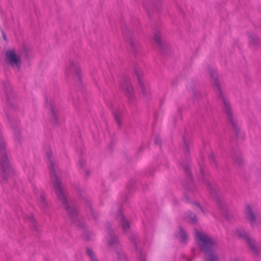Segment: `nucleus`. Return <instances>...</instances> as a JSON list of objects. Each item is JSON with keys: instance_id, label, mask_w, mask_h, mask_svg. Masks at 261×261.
I'll use <instances>...</instances> for the list:
<instances>
[{"instance_id": "nucleus-1", "label": "nucleus", "mask_w": 261, "mask_h": 261, "mask_svg": "<svg viewBox=\"0 0 261 261\" xmlns=\"http://www.w3.org/2000/svg\"><path fill=\"white\" fill-rule=\"evenodd\" d=\"M195 240L201 251L205 254V261H218L213 250L216 243L213 239L206 234L196 231L195 234Z\"/></svg>"}, {"instance_id": "nucleus-2", "label": "nucleus", "mask_w": 261, "mask_h": 261, "mask_svg": "<svg viewBox=\"0 0 261 261\" xmlns=\"http://www.w3.org/2000/svg\"><path fill=\"white\" fill-rule=\"evenodd\" d=\"M6 62L17 71L20 70L21 65L20 57L14 49H9L6 51Z\"/></svg>"}, {"instance_id": "nucleus-3", "label": "nucleus", "mask_w": 261, "mask_h": 261, "mask_svg": "<svg viewBox=\"0 0 261 261\" xmlns=\"http://www.w3.org/2000/svg\"><path fill=\"white\" fill-rule=\"evenodd\" d=\"M51 180L53 182L54 187L58 198L62 202L66 209L69 211L67 204V201L61 186L60 180L57 177L56 175L54 173L51 174Z\"/></svg>"}, {"instance_id": "nucleus-4", "label": "nucleus", "mask_w": 261, "mask_h": 261, "mask_svg": "<svg viewBox=\"0 0 261 261\" xmlns=\"http://www.w3.org/2000/svg\"><path fill=\"white\" fill-rule=\"evenodd\" d=\"M66 73L68 76L79 78L81 73L80 65L73 61L70 62L66 67Z\"/></svg>"}, {"instance_id": "nucleus-5", "label": "nucleus", "mask_w": 261, "mask_h": 261, "mask_svg": "<svg viewBox=\"0 0 261 261\" xmlns=\"http://www.w3.org/2000/svg\"><path fill=\"white\" fill-rule=\"evenodd\" d=\"M242 237L244 238L247 244L249 245L251 250L254 254H257L261 251V248L256 245L254 240L247 234H244Z\"/></svg>"}, {"instance_id": "nucleus-6", "label": "nucleus", "mask_w": 261, "mask_h": 261, "mask_svg": "<svg viewBox=\"0 0 261 261\" xmlns=\"http://www.w3.org/2000/svg\"><path fill=\"white\" fill-rule=\"evenodd\" d=\"M1 166L5 174L10 175L13 173L12 169L7 157H4L1 161Z\"/></svg>"}, {"instance_id": "nucleus-7", "label": "nucleus", "mask_w": 261, "mask_h": 261, "mask_svg": "<svg viewBox=\"0 0 261 261\" xmlns=\"http://www.w3.org/2000/svg\"><path fill=\"white\" fill-rule=\"evenodd\" d=\"M224 109L225 111L228 115V119L232 126L235 127L237 125V121L232 116V113L230 109L229 103L228 101H226V100L224 101Z\"/></svg>"}, {"instance_id": "nucleus-8", "label": "nucleus", "mask_w": 261, "mask_h": 261, "mask_svg": "<svg viewBox=\"0 0 261 261\" xmlns=\"http://www.w3.org/2000/svg\"><path fill=\"white\" fill-rule=\"evenodd\" d=\"M246 215L252 225H254L258 221V219L256 218L253 214L251 207L247 206L246 210Z\"/></svg>"}, {"instance_id": "nucleus-9", "label": "nucleus", "mask_w": 261, "mask_h": 261, "mask_svg": "<svg viewBox=\"0 0 261 261\" xmlns=\"http://www.w3.org/2000/svg\"><path fill=\"white\" fill-rule=\"evenodd\" d=\"M49 110L50 112V119L52 121H56L57 118V111L56 109L52 106L49 107Z\"/></svg>"}, {"instance_id": "nucleus-10", "label": "nucleus", "mask_w": 261, "mask_h": 261, "mask_svg": "<svg viewBox=\"0 0 261 261\" xmlns=\"http://www.w3.org/2000/svg\"><path fill=\"white\" fill-rule=\"evenodd\" d=\"M177 237L179 238L181 242H185L187 238L186 232L181 228L179 229V232L177 234Z\"/></svg>"}, {"instance_id": "nucleus-11", "label": "nucleus", "mask_w": 261, "mask_h": 261, "mask_svg": "<svg viewBox=\"0 0 261 261\" xmlns=\"http://www.w3.org/2000/svg\"><path fill=\"white\" fill-rule=\"evenodd\" d=\"M154 41L158 44L161 43L162 38L161 34L160 32H156L154 34L153 36Z\"/></svg>"}, {"instance_id": "nucleus-12", "label": "nucleus", "mask_w": 261, "mask_h": 261, "mask_svg": "<svg viewBox=\"0 0 261 261\" xmlns=\"http://www.w3.org/2000/svg\"><path fill=\"white\" fill-rule=\"evenodd\" d=\"M87 253L90 257L91 261H98L95 257L94 253L91 249L88 248L87 249Z\"/></svg>"}, {"instance_id": "nucleus-13", "label": "nucleus", "mask_w": 261, "mask_h": 261, "mask_svg": "<svg viewBox=\"0 0 261 261\" xmlns=\"http://www.w3.org/2000/svg\"><path fill=\"white\" fill-rule=\"evenodd\" d=\"M121 224H122V227L124 230H126L128 228V226H129L128 223L125 220V219H124V218L123 216L121 217Z\"/></svg>"}, {"instance_id": "nucleus-14", "label": "nucleus", "mask_w": 261, "mask_h": 261, "mask_svg": "<svg viewBox=\"0 0 261 261\" xmlns=\"http://www.w3.org/2000/svg\"><path fill=\"white\" fill-rule=\"evenodd\" d=\"M189 218L190 219L191 221L192 222H195L196 221V216L193 214H190V215L189 216Z\"/></svg>"}, {"instance_id": "nucleus-15", "label": "nucleus", "mask_w": 261, "mask_h": 261, "mask_svg": "<svg viewBox=\"0 0 261 261\" xmlns=\"http://www.w3.org/2000/svg\"><path fill=\"white\" fill-rule=\"evenodd\" d=\"M126 90L128 91L129 93H132L133 91V88L130 84H128L126 88Z\"/></svg>"}, {"instance_id": "nucleus-16", "label": "nucleus", "mask_w": 261, "mask_h": 261, "mask_svg": "<svg viewBox=\"0 0 261 261\" xmlns=\"http://www.w3.org/2000/svg\"><path fill=\"white\" fill-rule=\"evenodd\" d=\"M214 76V83L215 86L218 88V89H219V83L218 81L215 77L214 75H213Z\"/></svg>"}, {"instance_id": "nucleus-17", "label": "nucleus", "mask_w": 261, "mask_h": 261, "mask_svg": "<svg viewBox=\"0 0 261 261\" xmlns=\"http://www.w3.org/2000/svg\"><path fill=\"white\" fill-rule=\"evenodd\" d=\"M139 84L140 86L142 88V91H143L145 87L144 86L143 82L140 80H139ZM143 92H144V91H143Z\"/></svg>"}, {"instance_id": "nucleus-18", "label": "nucleus", "mask_w": 261, "mask_h": 261, "mask_svg": "<svg viewBox=\"0 0 261 261\" xmlns=\"http://www.w3.org/2000/svg\"><path fill=\"white\" fill-rule=\"evenodd\" d=\"M114 116H115V118L116 119V120L117 121V122H119V116L117 115V114H114Z\"/></svg>"}, {"instance_id": "nucleus-19", "label": "nucleus", "mask_w": 261, "mask_h": 261, "mask_svg": "<svg viewBox=\"0 0 261 261\" xmlns=\"http://www.w3.org/2000/svg\"><path fill=\"white\" fill-rule=\"evenodd\" d=\"M45 202L44 201V200H43V199H42V205H43V206H44V205H45Z\"/></svg>"}, {"instance_id": "nucleus-20", "label": "nucleus", "mask_w": 261, "mask_h": 261, "mask_svg": "<svg viewBox=\"0 0 261 261\" xmlns=\"http://www.w3.org/2000/svg\"><path fill=\"white\" fill-rule=\"evenodd\" d=\"M197 206L201 210V211L203 212V210L201 208V207L198 204H197Z\"/></svg>"}, {"instance_id": "nucleus-21", "label": "nucleus", "mask_w": 261, "mask_h": 261, "mask_svg": "<svg viewBox=\"0 0 261 261\" xmlns=\"http://www.w3.org/2000/svg\"><path fill=\"white\" fill-rule=\"evenodd\" d=\"M231 261H240V260L238 259H232Z\"/></svg>"}, {"instance_id": "nucleus-22", "label": "nucleus", "mask_w": 261, "mask_h": 261, "mask_svg": "<svg viewBox=\"0 0 261 261\" xmlns=\"http://www.w3.org/2000/svg\"><path fill=\"white\" fill-rule=\"evenodd\" d=\"M109 244H110V245H111H111H113V243H112L111 242H110H110H109Z\"/></svg>"}, {"instance_id": "nucleus-23", "label": "nucleus", "mask_w": 261, "mask_h": 261, "mask_svg": "<svg viewBox=\"0 0 261 261\" xmlns=\"http://www.w3.org/2000/svg\"><path fill=\"white\" fill-rule=\"evenodd\" d=\"M114 239H115V241L116 242H117V239H116V238H115Z\"/></svg>"}, {"instance_id": "nucleus-24", "label": "nucleus", "mask_w": 261, "mask_h": 261, "mask_svg": "<svg viewBox=\"0 0 261 261\" xmlns=\"http://www.w3.org/2000/svg\"><path fill=\"white\" fill-rule=\"evenodd\" d=\"M145 89H146V90H147H147H148V88H145Z\"/></svg>"}]
</instances>
